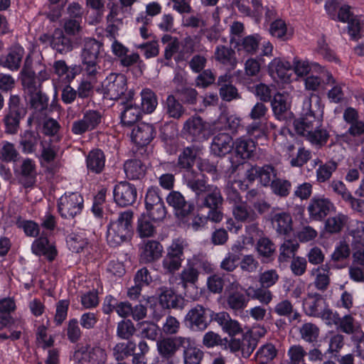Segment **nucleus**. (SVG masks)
<instances>
[{
    "label": "nucleus",
    "mask_w": 364,
    "mask_h": 364,
    "mask_svg": "<svg viewBox=\"0 0 364 364\" xmlns=\"http://www.w3.org/2000/svg\"><path fill=\"white\" fill-rule=\"evenodd\" d=\"M134 212L126 210L120 212L114 220L107 225V241L111 247H117L124 242H129L134 235Z\"/></svg>",
    "instance_id": "nucleus-1"
},
{
    "label": "nucleus",
    "mask_w": 364,
    "mask_h": 364,
    "mask_svg": "<svg viewBox=\"0 0 364 364\" xmlns=\"http://www.w3.org/2000/svg\"><path fill=\"white\" fill-rule=\"evenodd\" d=\"M223 201L220 189L215 186H211L206 191L199 195L196 200V204L200 211L207 209L208 220L220 223L223 218Z\"/></svg>",
    "instance_id": "nucleus-2"
},
{
    "label": "nucleus",
    "mask_w": 364,
    "mask_h": 364,
    "mask_svg": "<svg viewBox=\"0 0 364 364\" xmlns=\"http://www.w3.org/2000/svg\"><path fill=\"white\" fill-rule=\"evenodd\" d=\"M324 106L321 104V97L314 93H311L303 104L301 117L294 120V129H298L302 132L304 129V124H309L308 128H312V124L316 127H321Z\"/></svg>",
    "instance_id": "nucleus-3"
},
{
    "label": "nucleus",
    "mask_w": 364,
    "mask_h": 364,
    "mask_svg": "<svg viewBox=\"0 0 364 364\" xmlns=\"http://www.w3.org/2000/svg\"><path fill=\"white\" fill-rule=\"evenodd\" d=\"M104 44L95 38H85L80 53L82 64L85 65V73L90 78H94L99 73V63L102 58Z\"/></svg>",
    "instance_id": "nucleus-4"
},
{
    "label": "nucleus",
    "mask_w": 364,
    "mask_h": 364,
    "mask_svg": "<svg viewBox=\"0 0 364 364\" xmlns=\"http://www.w3.org/2000/svg\"><path fill=\"white\" fill-rule=\"evenodd\" d=\"M27 112V105L23 102L21 97L18 95H11L2 119L5 133L16 134L20 129L21 121Z\"/></svg>",
    "instance_id": "nucleus-5"
},
{
    "label": "nucleus",
    "mask_w": 364,
    "mask_h": 364,
    "mask_svg": "<svg viewBox=\"0 0 364 364\" xmlns=\"http://www.w3.org/2000/svg\"><path fill=\"white\" fill-rule=\"evenodd\" d=\"M156 135V128L151 124L141 122L134 127L131 134L132 140L135 144V149H133L134 156L146 159L149 155L147 146Z\"/></svg>",
    "instance_id": "nucleus-6"
},
{
    "label": "nucleus",
    "mask_w": 364,
    "mask_h": 364,
    "mask_svg": "<svg viewBox=\"0 0 364 364\" xmlns=\"http://www.w3.org/2000/svg\"><path fill=\"white\" fill-rule=\"evenodd\" d=\"M84 208V198L78 192H65L57 200V210L60 217L73 220Z\"/></svg>",
    "instance_id": "nucleus-7"
},
{
    "label": "nucleus",
    "mask_w": 364,
    "mask_h": 364,
    "mask_svg": "<svg viewBox=\"0 0 364 364\" xmlns=\"http://www.w3.org/2000/svg\"><path fill=\"white\" fill-rule=\"evenodd\" d=\"M187 243L182 238L172 240L166 249V254L162 260V267L166 273L174 274L181 267L185 259L184 250Z\"/></svg>",
    "instance_id": "nucleus-8"
},
{
    "label": "nucleus",
    "mask_w": 364,
    "mask_h": 364,
    "mask_svg": "<svg viewBox=\"0 0 364 364\" xmlns=\"http://www.w3.org/2000/svg\"><path fill=\"white\" fill-rule=\"evenodd\" d=\"M212 271L211 264L208 260L194 255L187 260L186 266L181 272V280L183 287L186 288L188 284L195 285L198 280L200 272L208 274Z\"/></svg>",
    "instance_id": "nucleus-9"
},
{
    "label": "nucleus",
    "mask_w": 364,
    "mask_h": 364,
    "mask_svg": "<svg viewBox=\"0 0 364 364\" xmlns=\"http://www.w3.org/2000/svg\"><path fill=\"white\" fill-rule=\"evenodd\" d=\"M213 311L201 304L192 307L185 316L186 326L193 331H203L212 322Z\"/></svg>",
    "instance_id": "nucleus-10"
},
{
    "label": "nucleus",
    "mask_w": 364,
    "mask_h": 364,
    "mask_svg": "<svg viewBox=\"0 0 364 364\" xmlns=\"http://www.w3.org/2000/svg\"><path fill=\"white\" fill-rule=\"evenodd\" d=\"M102 86L105 97L117 100L127 95V79L122 73H112L107 76Z\"/></svg>",
    "instance_id": "nucleus-11"
},
{
    "label": "nucleus",
    "mask_w": 364,
    "mask_h": 364,
    "mask_svg": "<svg viewBox=\"0 0 364 364\" xmlns=\"http://www.w3.org/2000/svg\"><path fill=\"white\" fill-rule=\"evenodd\" d=\"M114 200L119 207L132 205L137 198L135 186L127 181L118 182L113 190Z\"/></svg>",
    "instance_id": "nucleus-12"
},
{
    "label": "nucleus",
    "mask_w": 364,
    "mask_h": 364,
    "mask_svg": "<svg viewBox=\"0 0 364 364\" xmlns=\"http://www.w3.org/2000/svg\"><path fill=\"white\" fill-rule=\"evenodd\" d=\"M168 205L173 209L176 216L183 219L191 215L195 210V204L186 200L184 196L177 191H171L166 198Z\"/></svg>",
    "instance_id": "nucleus-13"
},
{
    "label": "nucleus",
    "mask_w": 364,
    "mask_h": 364,
    "mask_svg": "<svg viewBox=\"0 0 364 364\" xmlns=\"http://www.w3.org/2000/svg\"><path fill=\"white\" fill-rule=\"evenodd\" d=\"M269 220L279 235H289L293 230V221L289 213L282 211L279 208L274 207L268 213Z\"/></svg>",
    "instance_id": "nucleus-14"
},
{
    "label": "nucleus",
    "mask_w": 364,
    "mask_h": 364,
    "mask_svg": "<svg viewBox=\"0 0 364 364\" xmlns=\"http://www.w3.org/2000/svg\"><path fill=\"white\" fill-rule=\"evenodd\" d=\"M307 210L311 220L321 221L331 212L334 211L336 207L330 199L323 196H315L310 200Z\"/></svg>",
    "instance_id": "nucleus-15"
},
{
    "label": "nucleus",
    "mask_w": 364,
    "mask_h": 364,
    "mask_svg": "<svg viewBox=\"0 0 364 364\" xmlns=\"http://www.w3.org/2000/svg\"><path fill=\"white\" fill-rule=\"evenodd\" d=\"M273 114L277 120L284 122L289 126L294 125V113L291 111V104L287 102V97L279 92L273 96L271 101Z\"/></svg>",
    "instance_id": "nucleus-16"
},
{
    "label": "nucleus",
    "mask_w": 364,
    "mask_h": 364,
    "mask_svg": "<svg viewBox=\"0 0 364 364\" xmlns=\"http://www.w3.org/2000/svg\"><path fill=\"white\" fill-rule=\"evenodd\" d=\"M102 114L98 110L88 109L82 119L73 122L71 131L74 134L81 135L87 131L96 129L102 122Z\"/></svg>",
    "instance_id": "nucleus-17"
},
{
    "label": "nucleus",
    "mask_w": 364,
    "mask_h": 364,
    "mask_svg": "<svg viewBox=\"0 0 364 364\" xmlns=\"http://www.w3.org/2000/svg\"><path fill=\"white\" fill-rule=\"evenodd\" d=\"M178 128L174 122H168L159 128V139L163 146L168 154H175L178 148Z\"/></svg>",
    "instance_id": "nucleus-18"
},
{
    "label": "nucleus",
    "mask_w": 364,
    "mask_h": 364,
    "mask_svg": "<svg viewBox=\"0 0 364 364\" xmlns=\"http://www.w3.org/2000/svg\"><path fill=\"white\" fill-rule=\"evenodd\" d=\"M18 183L25 188H32L36 183L37 172L35 161L29 158L23 159L18 169H14Z\"/></svg>",
    "instance_id": "nucleus-19"
},
{
    "label": "nucleus",
    "mask_w": 364,
    "mask_h": 364,
    "mask_svg": "<svg viewBox=\"0 0 364 364\" xmlns=\"http://www.w3.org/2000/svg\"><path fill=\"white\" fill-rule=\"evenodd\" d=\"M183 133L193 141H203L208 138V130L203 119L199 117H191L184 123Z\"/></svg>",
    "instance_id": "nucleus-20"
},
{
    "label": "nucleus",
    "mask_w": 364,
    "mask_h": 364,
    "mask_svg": "<svg viewBox=\"0 0 364 364\" xmlns=\"http://www.w3.org/2000/svg\"><path fill=\"white\" fill-rule=\"evenodd\" d=\"M32 252L38 256L45 257L48 262H53L58 256V250L55 242H51L48 239V234L43 232L31 245Z\"/></svg>",
    "instance_id": "nucleus-21"
},
{
    "label": "nucleus",
    "mask_w": 364,
    "mask_h": 364,
    "mask_svg": "<svg viewBox=\"0 0 364 364\" xmlns=\"http://www.w3.org/2000/svg\"><path fill=\"white\" fill-rule=\"evenodd\" d=\"M134 91L129 90L125 96V101L122 104L124 105V110L120 115L121 123L127 127L134 125L142 117V111L139 106L134 104L132 101L134 99Z\"/></svg>",
    "instance_id": "nucleus-22"
},
{
    "label": "nucleus",
    "mask_w": 364,
    "mask_h": 364,
    "mask_svg": "<svg viewBox=\"0 0 364 364\" xmlns=\"http://www.w3.org/2000/svg\"><path fill=\"white\" fill-rule=\"evenodd\" d=\"M187 337L183 336H170L164 338L157 342V349L159 355L165 358L169 359L174 356L176 351L183 348Z\"/></svg>",
    "instance_id": "nucleus-23"
},
{
    "label": "nucleus",
    "mask_w": 364,
    "mask_h": 364,
    "mask_svg": "<svg viewBox=\"0 0 364 364\" xmlns=\"http://www.w3.org/2000/svg\"><path fill=\"white\" fill-rule=\"evenodd\" d=\"M200 154L201 148L198 145L191 144L183 147L178 156L177 167L179 169L184 170V172L194 171L193 169V166Z\"/></svg>",
    "instance_id": "nucleus-24"
},
{
    "label": "nucleus",
    "mask_w": 364,
    "mask_h": 364,
    "mask_svg": "<svg viewBox=\"0 0 364 364\" xmlns=\"http://www.w3.org/2000/svg\"><path fill=\"white\" fill-rule=\"evenodd\" d=\"M75 357L81 363L101 364L106 359V354L100 347L90 348V346H81L75 351Z\"/></svg>",
    "instance_id": "nucleus-25"
},
{
    "label": "nucleus",
    "mask_w": 364,
    "mask_h": 364,
    "mask_svg": "<svg viewBox=\"0 0 364 364\" xmlns=\"http://www.w3.org/2000/svg\"><path fill=\"white\" fill-rule=\"evenodd\" d=\"M273 46L269 42L264 41L262 43V53L255 58H250L245 63V73L248 76H256L261 68L265 66L266 63L264 56L270 57L272 55Z\"/></svg>",
    "instance_id": "nucleus-26"
},
{
    "label": "nucleus",
    "mask_w": 364,
    "mask_h": 364,
    "mask_svg": "<svg viewBox=\"0 0 364 364\" xmlns=\"http://www.w3.org/2000/svg\"><path fill=\"white\" fill-rule=\"evenodd\" d=\"M159 304L163 309L182 308L184 304L183 298L176 294L171 287L162 286L158 289Z\"/></svg>",
    "instance_id": "nucleus-27"
},
{
    "label": "nucleus",
    "mask_w": 364,
    "mask_h": 364,
    "mask_svg": "<svg viewBox=\"0 0 364 364\" xmlns=\"http://www.w3.org/2000/svg\"><path fill=\"white\" fill-rule=\"evenodd\" d=\"M183 176L185 183L195 193V200L199 195L206 191L212 186L207 184L203 173L196 171L184 172Z\"/></svg>",
    "instance_id": "nucleus-28"
},
{
    "label": "nucleus",
    "mask_w": 364,
    "mask_h": 364,
    "mask_svg": "<svg viewBox=\"0 0 364 364\" xmlns=\"http://www.w3.org/2000/svg\"><path fill=\"white\" fill-rule=\"evenodd\" d=\"M234 147L232 137L228 133H219L215 135L210 144V151L216 156H224Z\"/></svg>",
    "instance_id": "nucleus-29"
},
{
    "label": "nucleus",
    "mask_w": 364,
    "mask_h": 364,
    "mask_svg": "<svg viewBox=\"0 0 364 364\" xmlns=\"http://www.w3.org/2000/svg\"><path fill=\"white\" fill-rule=\"evenodd\" d=\"M257 142L252 139L241 136L234 141L233 149L237 158L242 160L250 159L254 157L256 151Z\"/></svg>",
    "instance_id": "nucleus-30"
},
{
    "label": "nucleus",
    "mask_w": 364,
    "mask_h": 364,
    "mask_svg": "<svg viewBox=\"0 0 364 364\" xmlns=\"http://www.w3.org/2000/svg\"><path fill=\"white\" fill-rule=\"evenodd\" d=\"M307 125L304 124L302 126L304 129L302 132L298 129H294V132L298 135L306 136L312 144L319 145L320 146H324L329 138V134L327 130L320 129L321 127H316L315 124H312V128H308Z\"/></svg>",
    "instance_id": "nucleus-31"
},
{
    "label": "nucleus",
    "mask_w": 364,
    "mask_h": 364,
    "mask_svg": "<svg viewBox=\"0 0 364 364\" xmlns=\"http://www.w3.org/2000/svg\"><path fill=\"white\" fill-rule=\"evenodd\" d=\"M164 252L163 245L154 240H147L142 247L139 260L141 263H151L159 259Z\"/></svg>",
    "instance_id": "nucleus-32"
},
{
    "label": "nucleus",
    "mask_w": 364,
    "mask_h": 364,
    "mask_svg": "<svg viewBox=\"0 0 364 364\" xmlns=\"http://www.w3.org/2000/svg\"><path fill=\"white\" fill-rule=\"evenodd\" d=\"M86 166L89 173L100 174L105 167L106 157L100 149H93L86 156Z\"/></svg>",
    "instance_id": "nucleus-33"
},
{
    "label": "nucleus",
    "mask_w": 364,
    "mask_h": 364,
    "mask_svg": "<svg viewBox=\"0 0 364 364\" xmlns=\"http://www.w3.org/2000/svg\"><path fill=\"white\" fill-rule=\"evenodd\" d=\"M269 73L272 75H277L281 80L287 82L290 80L293 64L290 62L279 58H274L268 65Z\"/></svg>",
    "instance_id": "nucleus-34"
},
{
    "label": "nucleus",
    "mask_w": 364,
    "mask_h": 364,
    "mask_svg": "<svg viewBox=\"0 0 364 364\" xmlns=\"http://www.w3.org/2000/svg\"><path fill=\"white\" fill-rule=\"evenodd\" d=\"M24 50L20 46L11 47L7 55L0 56V65L11 71L18 70L21 66Z\"/></svg>",
    "instance_id": "nucleus-35"
},
{
    "label": "nucleus",
    "mask_w": 364,
    "mask_h": 364,
    "mask_svg": "<svg viewBox=\"0 0 364 364\" xmlns=\"http://www.w3.org/2000/svg\"><path fill=\"white\" fill-rule=\"evenodd\" d=\"M262 38L260 35L255 33L247 36L237 41H235L234 37H231L230 42L231 44L235 43V48L238 51L243 50L248 54L253 55L258 50L259 45H262Z\"/></svg>",
    "instance_id": "nucleus-36"
},
{
    "label": "nucleus",
    "mask_w": 364,
    "mask_h": 364,
    "mask_svg": "<svg viewBox=\"0 0 364 364\" xmlns=\"http://www.w3.org/2000/svg\"><path fill=\"white\" fill-rule=\"evenodd\" d=\"M214 57L217 62L227 67L229 70H232L237 67L236 53L231 48L223 45L216 46Z\"/></svg>",
    "instance_id": "nucleus-37"
},
{
    "label": "nucleus",
    "mask_w": 364,
    "mask_h": 364,
    "mask_svg": "<svg viewBox=\"0 0 364 364\" xmlns=\"http://www.w3.org/2000/svg\"><path fill=\"white\" fill-rule=\"evenodd\" d=\"M159 225L160 223L154 222L151 218L141 213L137 218L136 233L140 238L152 237L156 234V228Z\"/></svg>",
    "instance_id": "nucleus-38"
},
{
    "label": "nucleus",
    "mask_w": 364,
    "mask_h": 364,
    "mask_svg": "<svg viewBox=\"0 0 364 364\" xmlns=\"http://www.w3.org/2000/svg\"><path fill=\"white\" fill-rule=\"evenodd\" d=\"M28 96V105L34 114L47 115L49 107V97L42 90L35 92Z\"/></svg>",
    "instance_id": "nucleus-39"
},
{
    "label": "nucleus",
    "mask_w": 364,
    "mask_h": 364,
    "mask_svg": "<svg viewBox=\"0 0 364 364\" xmlns=\"http://www.w3.org/2000/svg\"><path fill=\"white\" fill-rule=\"evenodd\" d=\"M127 160L124 164L126 176L129 180H140L145 176L146 166L142 162L141 157Z\"/></svg>",
    "instance_id": "nucleus-40"
},
{
    "label": "nucleus",
    "mask_w": 364,
    "mask_h": 364,
    "mask_svg": "<svg viewBox=\"0 0 364 364\" xmlns=\"http://www.w3.org/2000/svg\"><path fill=\"white\" fill-rule=\"evenodd\" d=\"M50 46L53 49L61 54H65L73 48V41L60 28H55L54 30L50 41Z\"/></svg>",
    "instance_id": "nucleus-41"
},
{
    "label": "nucleus",
    "mask_w": 364,
    "mask_h": 364,
    "mask_svg": "<svg viewBox=\"0 0 364 364\" xmlns=\"http://www.w3.org/2000/svg\"><path fill=\"white\" fill-rule=\"evenodd\" d=\"M256 250L262 263H270L274 260L276 246L268 237H260L257 242Z\"/></svg>",
    "instance_id": "nucleus-42"
},
{
    "label": "nucleus",
    "mask_w": 364,
    "mask_h": 364,
    "mask_svg": "<svg viewBox=\"0 0 364 364\" xmlns=\"http://www.w3.org/2000/svg\"><path fill=\"white\" fill-rule=\"evenodd\" d=\"M40 134L33 130H25L20 135L19 146L23 154H33L37 149Z\"/></svg>",
    "instance_id": "nucleus-43"
},
{
    "label": "nucleus",
    "mask_w": 364,
    "mask_h": 364,
    "mask_svg": "<svg viewBox=\"0 0 364 364\" xmlns=\"http://www.w3.org/2000/svg\"><path fill=\"white\" fill-rule=\"evenodd\" d=\"M21 73V84L28 95L42 90L41 82L39 80H37L35 71L24 67Z\"/></svg>",
    "instance_id": "nucleus-44"
},
{
    "label": "nucleus",
    "mask_w": 364,
    "mask_h": 364,
    "mask_svg": "<svg viewBox=\"0 0 364 364\" xmlns=\"http://www.w3.org/2000/svg\"><path fill=\"white\" fill-rule=\"evenodd\" d=\"M183 350L184 364H200L203 357V353L196 347L195 341L190 337H187Z\"/></svg>",
    "instance_id": "nucleus-45"
},
{
    "label": "nucleus",
    "mask_w": 364,
    "mask_h": 364,
    "mask_svg": "<svg viewBox=\"0 0 364 364\" xmlns=\"http://www.w3.org/2000/svg\"><path fill=\"white\" fill-rule=\"evenodd\" d=\"M349 125L345 133L337 135V139L347 144H353L364 135V122L360 120Z\"/></svg>",
    "instance_id": "nucleus-46"
},
{
    "label": "nucleus",
    "mask_w": 364,
    "mask_h": 364,
    "mask_svg": "<svg viewBox=\"0 0 364 364\" xmlns=\"http://www.w3.org/2000/svg\"><path fill=\"white\" fill-rule=\"evenodd\" d=\"M164 109L168 117L175 119H179L186 112L183 103L173 94L167 96Z\"/></svg>",
    "instance_id": "nucleus-47"
},
{
    "label": "nucleus",
    "mask_w": 364,
    "mask_h": 364,
    "mask_svg": "<svg viewBox=\"0 0 364 364\" xmlns=\"http://www.w3.org/2000/svg\"><path fill=\"white\" fill-rule=\"evenodd\" d=\"M141 103L139 108L144 114H151L156 108L158 105L157 96L149 88H144L141 93Z\"/></svg>",
    "instance_id": "nucleus-48"
},
{
    "label": "nucleus",
    "mask_w": 364,
    "mask_h": 364,
    "mask_svg": "<svg viewBox=\"0 0 364 364\" xmlns=\"http://www.w3.org/2000/svg\"><path fill=\"white\" fill-rule=\"evenodd\" d=\"M309 301L304 305L306 306V314L310 316L316 317L321 314L323 305H326L325 299L318 293L309 294Z\"/></svg>",
    "instance_id": "nucleus-49"
},
{
    "label": "nucleus",
    "mask_w": 364,
    "mask_h": 364,
    "mask_svg": "<svg viewBox=\"0 0 364 364\" xmlns=\"http://www.w3.org/2000/svg\"><path fill=\"white\" fill-rule=\"evenodd\" d=\"M226 301L228 306L235 311L243 310L248 304L247 295L238 289L229 292Z\"/></svg>",
    "instance_id": "nucleus-50"
},
{
    "label": "nucleus",
    "mask_w": 364,
    "mask_h": 364,
    "mask_svg": "<svg viewBox=\"0 0 364 364\" xmlns=\"http://www.w3.org/2000/svg\"><path fill=\"white\" fill-rule=\"evenodd\" d=\"M299 245L291 240H286L279 247L278 262L279 263L287 262L291 257H295V253L298 250Z\"/></svg>",
    "instance_id": "nucleus-51"
},
{
    "label": "nucleus",
    "mask_w": 364,
    "mask_h": 364,
    "mask_svg": "<svg viewBox=\"0 0 364 364\" xmlns=\"http://www.w3.org/2000/svg\"><path fill=\"white\" fill-rule=\"evenodd\" d=\"M174 95L184 105H194L197 103L198 93L195 88L187 85L173 90Z\"/></svg>",
    "instance_id": "nucleus-52"
},
{
    "label": "nucleus",
    "mask_w": 364,
    "mask_h": 364,
    "mask_svg": "<svg viewBox=\"0 0 364 364\" xmlns=\"http://www.w3.org/2000/svg\"><path fill=\"white\" fill-rule=\"evenodd\" d=\"M346 220L347 216L343 213L330 217L325 221L324 229L330 234L338 233L342 230Z\"/></svg>",
    "instance_id": "nucleus-53"
},
{
    "label": "nucleus",
    "mask_w": 364,
    "mask_h": 364,
    "mask_svg": "<svg viewBox=\"0 0 364 364\" xmlns=\"http://www.w3.org/2000/svg\"><path fill=\"white\" fill-rule=\"evenodd\" d=\"M272 192L280 198L287 197L291 189V183L286 179L280 178H273L269 186Z\"/></svg>",
    "instance_id": "nucleus-54"
},
{
    "label": "nucleus",
    "mask_w": 364,
    "mask_h": 364,
    "mask_svg": "<svg viewBox=\"0 0 364 364\" xmlns=\"http://www.w3.org/2000/svg\"><path fill=\"white\" fill-rule=\"evenodd\" d=\"M136 346V343L131 341H129L127 343H117L113 349L115 359L118 361L124 360L133 354Z\"/></svg>",
    "instance_id": "nucleus-55"
},
{
    "label": "nucleus",
    "mask_w": 364,
    "mask_h": 364,
    "mask_svg": "<svg viewBox=\"0 0 364 364\" xmlns=\"http://www.w3.org/2000/svg\"><path fill=\"white\" fill-rule=\"evenodd\" d=\"M355 318L350 314H346L343 317L338 316L334 325L338 331L346 334H353L357 329L355 323Z\"/></svg>",
    "instance_id": "nucleus-56"
},
{
    "label": "nucleus",
    "mask_w": 364,
    "mask_h": 364,
    "mask_svg": "<svg viewBox=\"0 0 364 364\" xmlns=\"http://www.w3.org/2000/svg\"><path fill=\"white\" fill-rule=\"evenodd\" d=\"M232 214L237 222L250 223L256 220L257 215L253 210H250L245 205H233Z\"/></svg>",
    "instance_id": "nucleus-57"
},
{
    "label": "nucleus",
    "mask_w": 364,
    "mask_h": 364,
    "mask_svg": "<svg viewBox=\"0 0 364 364\" xmlns=\"http://www.w3.org/2000/svg\"><path fill=\"white\" fill-rule=\"evenodd\" d=\"M66 242L69 250L75 253L83 252L88 245L87 238L75 233L70 234L67 237Z\"/></svg>",
    "instance_id": "nucleus-58"
},
{
    "label": "nucleus",
    "mask_w": 364,
    "mask_h": 364,
    "mask_svg": "<svg viewBox=\"0 0 364 364\" xmlns=\"http://www.w3.org/2000/svg\"><path fill=\"white\" fill-rule=\"evenodd\" d=\"M277 355V350L272 343L262 346L256 353L259 364H267L272 361Z\"/></svg>",
    "instance_id": "nucleus-59"
},
{
    "label": "nucleus",
    "mask_w": 364,
    "mask_h": 364,
    "mask_svg": "<svg viewBox=\"0 0 364 364\" xmlns=\"http://www.w3.org/2000/svg\"><path fill=\"white\" fill-rule=\"evenodd\" d=\"M338 167V164L331 160L324 164H321L316 169V180L319 183H324L328 181Z\"/></svg>",
    "instance_id": "nucleus-60"
},
{
    "label": "nucleus",
    "mask_w": 364,
    "mask_h": 364,
    "mask_svg": "<svg viewBox=\"0 0 364 364\" xmlns=\"http://www.w3.org/2000/svg\"><path fill=\"white\" fill-rule=\"evenodd\" d=\"M145 210L146 211L143 213L144 215L151 218L154 222H158L160 224L164 220L167 214L164 203L145 208Z\"/></svg>",
    "instance_id": "nucleus-61"
},
{
    "label": "nucleus",
    "mask_w": 364,
    "mask_h": 364,
    "mask_svg": "<svg viewBox=\"0 0 364 364\" xmlns=\"http://www.w3.org/2000/svg\"><path fill=\"white\" fill-rule=\"evenodd\" d=\"M348 31L350 39L358 41L362 38V32L364 31V23L360 17L355 16L348 22Z\"/></svg>",
    "instance_id": "nucleus-62"
},
{
    "label": "nucleus",
    "mask_w": 364,
    "mask_h": 364,
    "mask_svg": "<svg viewBox=\"0 0 364 364\" xmlns=\"http://www.w3.org/2000/svg\"><path fill=\"white\" fill-rule=\"evenodd\" d=\"M107 191V188H102L94 196L91 211L96 218H102L103 217V205L106 200Z\"/></svg>",
    "instance_id": "nucleus-63"
},
{
    "label": "nucleus",
    "mask_w": 364,
    "mask_h": 364,
    "mask_svg": "<svg viewBox=\"0 0 364 364\" xmlns=\"http://www.w3.org/2000/svg\"><path fill=\"white\" fill-rule=\"evenodd\" d=\"M136 328L129 319L122 320L117 323V336L124 340H129L135 333Z\"/></svg>",
    "instance_id": "nucleus-64"
}]
</instances>
